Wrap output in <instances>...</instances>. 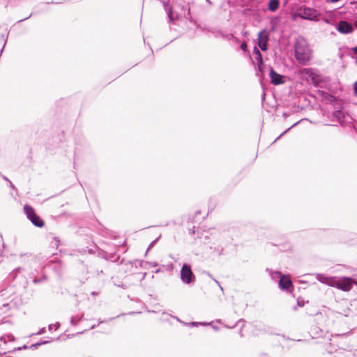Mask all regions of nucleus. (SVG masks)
Listing matches in <instances>:
<instances>
[{
  "label": "nucleus",
  "instance_id": "f704fd0d",
  "mask_svg": "<svg viewBox=\"0 0 357 357\" xmlns=\"http://www.w3.org/2000/svg\"><path fill=\"white\" fill-rule=\"evenodd\" d=\"M215 282L218 284V286L220 287L221 291H223V288L221 287V285L220 284L219 282L215 280Z\"/></svg>",
  "mask_w": 357,
  "mask_h": 357
},
{
  "label": "nucleus",
  "instance_id": "bb28decb",
  "mask_svg": "<svg viewBox=\"0 0 357 357\" xmlns=\"http://www.w3.org/2000/svg\"><path fill=\"white\" fill-rule=\"evenodd\" d=\"M354 94L357 96V81L354 84Z\"/></svg>",
  "mask_w": 357,
  "mask_h": 357
},
{
  "label": "nucleus",
  "instance_id": "f3484780",
  "mask_svg": "<svg viewBox=\"0 0 357 357\" xmlns=\"http://www.w3.org/2000/svg\"><path fill=\"white\" fill-rule=\"evenodd\" d=\"M9 308H10V303H3L2 304V308H1V310H3L2 313L4 314L6 312H8Z\"/></svg>",
  "mask_w": 357,
  "mask_h": 357
},
{
  "label": "nucleus",
  "instance_id": "58836bf2",
  "mask_svg": "<svg viewBox=\"0 0 357 357\" xmlns=\"http://www.w3.org/2000/svg\"><path fill=\"white\" fill-rule=\"evenodd\" d=\"M216 321L219 324H222V320H220V319H218V320H216Z\"/></svg>",
  "mask_w": 357,
  "mask_h": 357
},
{
  "label": "nucleus",
  "instance_id": "09e8293b",
  "mask_svg": "<svg viewBox=\"0 0 357 357\" xmlns=\"http://www.w3.org/2000/svg\"><path fill=\"white\" fill-rule=\"evenodd\" d=\"M23 349H26V345H24V346L23 347Z\"/></svg>",
  "mask_w": 357,
  "mask_h": 357
},
{
  "label": "nucleus",
  "instance_id": "7ed1b4c3",
  "mask_svg": "<svg viewBox=\"0 0 357 357\" xmlns=\"http://www.w3.org/2000/svg\"><path fill=\"white\" fill-rule=\"evenodd\" d=\"M181 280L185 284H190L195 280V275L192 273L191 267L184 264L181 270Z\"/></svg>",
  "mask_w": 357,
  "mask_h": 357
},
{
  "label": "nucleus",
  "instance_id": "ddd939ff",
  "mask_svg": "<svg viewBox=\"0 0 357 357\" xmlns=\"http://www.w3.org/2000/svg\"><path fill=\"white\" fill-rule=\"evenodd\" d=\"M302 73L308 77L311 78L312 83L315 84L318 82V77L313 69L312 68H304L302 70Z\"/></svg>",
  "mask_w": 357,
  "mask_h": 357
},
{
  "label": "nucleus",
  "instance_id": "6ab92c4d",
  "mask_svg": "<svg viewBox=\"0 0 357 357\" xmlns=\"http://www.w3.org/2000/svg\"><path fill=\"white\" fill-rule=\"evenodd\" d=\"M59 326H60L59 323H56L55 324H50V325H49V330L52 331L54 328H55V330H56L59 327Z\"/></svg>",
  "mask_w": 357,
  "mask_h": 357
},
{
  "label": "nucleus",
  "instance_id": "0eeeda50",
  "mask_svg": "<svg viewBox=\"0 0 357 357\" xmlns=\"http://www.w3.org/2000/svg\"><path fill=\"white\" fill-rule=\"evenodd\" d=\"M257 40L259 48L262 51H266L268 49V34L266 29L261 31L258 33Z\"/></svg>",
  "mask_w": 357,
  "mask_h": 357
},
{
  "label": "nucleus",
  "instance_id": "de8ad7c7",
  "mask_svg": "<svg viewBox=\"0 0 357 357\" xmlns=\"http://www.w3.org/2000/svg\"><path fill=\"white\" fill-rule=\"evenodd\" d=\"M243 34V36H245L247 34V32L245 31Z\"/></svg>",
  "mask_w": 357,
  "mask_h": 357
},
{
  "label": "nucleus",
  "instance_id": "4468645a",
  "mask_svg": "<svg viewBox=\"0 0 357 357\" xmlns=\"http://www.w3.org/2000/svg\"><path fill=\"white\" fill-rule=\"evenodd\" d=\"M266 271L268 273L271 279L276 281L277 280H280V277H282L283 275L281 274L280 271H274L272 269L267 268Z\"/></svg>",
  "mask_w": 357,
  "mask_h": 357
},
{
  "label": "nucleus",
  "instance_id": "c03bdc74",
  "mask_svg": "<svg viewBox=\"0 0 357 357\" xmlns=\"http://www.w3.org/2000/svg\"><path fill=\"white\" fill-rule=\"evenodd\" d=\"M174 317V319H176L177 321H180V320L178 319V318H177V317Z\"/></svg>",
  "mask_w": 357,
  "mask_h": 357
},
{
  "label": "nucleus",
  "instance_id": "f257e3e1",
  "mask_svg": "<svg viewBox=\"0 0 357 357\" xmlns=\"http://www.w3.org/2000/svg\"><path fill=\"white\" fill-rule=\"evenodd\" d=\"M294 50L296 59L300 63L306 65L311 60L312 52L305 38L300 37L296 39Z\"/></svg>",
  "mask_w": 357,
  "mask_h": 357
},
{
  "label": "nucleus",
  "instance_id": "a211bd4d",
  "mask_svg": "<svg viewBox=\"0 0 357 357\" xmlns=\"http://www.w3.org/2000/svg\"><path fill=\"white\" fill-rule=\"evenodd\" d=\"M300 121H297L294 124H293L290 128H289L288 129H287L285 131H284L279 137H277V139L275 140H278L280 137H282V135H284L285 133H287L291 128L294 127L295 126H296L297 124L299 123Z\"/></svg>",
  "mask_w": 357,
  "mask_h": 357
},
{
  "label": "nucleus",
  "instance_id": "79ce46f5",
  "mask_svg": "<svg viewBox=\"0 0 357 357\" xmlns=\"http://www.w3.org/2000/svg\"><path fill=\"white\" fill-rule=\"evenodd\" d=\"M213 328H214L215 330H216V331H218V327H216V326H213Z\"/></svg>",
  "mask_w": 357,
  "mask_h": 357
},
{
  "label": "nucleus",
  "instance_id": "c85d7f7f",
  "mask_svg": "<svg viewBox=\"0 0 357 357\" xmlns=\"http://www.w3.org/2000/svg\"><path fill=\"white\" fill-rule=\"evenodd\" d=\"M236 325H237V323L236 324L231 326H229L225 324V327L227 328H235L236 326Z\"/></svg>",
  "mask_w": 357,
  "mask_h": 357
},
{
  "label": "nucleus",
  "instance_id": "e433bc0d",
  "mask_svg": "<svg viewBox=\"0 0 357 357\" xmlns=\"http://www.w3.org/2000/svg\"><path fill=\"white\" fill-rule=\"evenodd\" d=\"M156 241H157V239L153 241H152V243L149 245V248H150L151 246H153V245L156 242Z\"/></svg>",
  "mask_w": 357,
  "mask_h": 357
},
{
  "label": "nucleus",
  "instance_id": "cd10ccee",
  "mask_svg": "<svg viewBox=\"0 0 357 357\" xmlns=\"http://www.w3.org/2000/svg\"><path fill=\"white\" fill-rule=\"evenodd\" d=\"M45 331V328H43L40 329L36 334L37 335H41V334L44 333Z\"/></svg>",
  "mask_w": 357,
  "mask_h": 357
},
{
  "label": "nucleus",
  "instance_id": "393cba45",
  "mask_svg": "<svg viewBox=\"0 0 357 357\" xmlns=\"http://www.w3.org/2000/svg\"><path fill=\"white\" fill-rule=\"evenodd\" d=\"M229 38L233 39L236 43H238L240 42V40L238 38L234 36L232 34L230 35Z\"/></svg>",
  "mask_w": 357,
  "mask_h": 357
},
{
  "label": "nucleus",
  "instance_id": "2eb2a0df",
  "mask_svg": "<svg viewBox=\"0 0 357 357\" xmlns=\"http://www.w3.org/2000/svg\"><path fill=\"white\" fill-rule=\"evenodd\" d=\"M279 5V0H270L268 2V9L269 10L274 12L278 8Z\"/></svg>",
  "mask_w": 357,
  "mask_h": 357
},
{
  "label": "nucleus",
  "instance_id": "f8f14e48",
  "mask_svg": "<svg viewBox=\"0 0 357 357\" xmlns=\"http://www.w3.org/2000/svg\"><path fill=\"white\" fill-rule=\"evenodd\" d=\"M317 279L323 284H328V286L333 287L332 284L335 282V278L328 277L323 274H317Z\"/></svg>",
  "mask_w": 357,
  "mask_h": 357
},
{
  "label": "nucleus",
  "instance_id": "5701e85b",
  "mask_svg": "<svg viewBox=\"0 0 357 357\" xmlns=\"http://www.w3.org/2000/svg\"><path fill=\"white\" fill-rule=\"evenodd\" d=\"M48 342H49V341H43L42 342H39V343H36V344H32L31 347H37L38 346H40L41 344H47Z\"/></svg>",
  "mask_w": 357,
  "mask_h": 357
},
{
  "label": "nucleus",
  "instance_id": "7c9ffc66",
  "mask_svg": "<svg viewBox=\"0 0 357 357\" xmlns=\"http://www.w3.org/2000/svg\"><path fill=\"white\" fill-rule=\"evenodd\" d=\"M1 38H2V39L4 40V45H6V38H5V36H4V35H2V36H1Z\"/></svg>",
  "mask_w": 357,
  "mask_h": 357
},
{
  "label": "nucleus",
  "instance_id": "49530a36",
  "mask_svg": "<svg viewBox=\"0 0 357 357\" xmlns=\"http://www.w3.org/2000/svg\"><path fill=\"white\" fill-rule=\"evenodd\" d=\"M241 321H244L243 319H239V321L237 323L241 322Z\"/></svg>",
  "mask_w": 357,
  "mask_h": 357
},
{
  "label": "nucleus",
  "instance_id": "4c0bfd02",
  "mask_svg": "<svg viewBox=\"0 0 357 357\" xmlns=\"http://www.w3.org/2000/svg\"><path fill=\"white\" fill-rule=\"evenodd\" d=\"M354 52L357 54V46L354 48Z\"/></svg>",
  "mask_w": 357,
  "mask_h": 357
},
{
  "label": "nucleus",
  "instance_id": "a18cd8bd",
  "mask_svg": "<svg viewBox=\"0 0 357 357\" xmlns=\"http://www.w3.org/2000/svg\"><path fill=\"white\" fill-rule=\"evenodd\" d=\"M355 26L357 28V20L355 22Z\"/></svg>",
  "mask_w": 357,
  "mask_h": 357
},
{
  "label": "nucleus",
  "instance_id": "ea45409f",
  "mask_svg": "<svg viewBox=\"0 0 357 357\" xmlns=\"http://www.w3.org/2000/svg\"><path fill=\"white\" fill-rule=\"evenodd\" d=\"M9 183H10V187H12L13 188H14V185H13V184L10 181H9Z\"/></svg>",
  "mask_w": 357,
  "mask_h": 357
},
{
  "label": "nucleus",
  "instance_id": "a878e982",
  "mask_svg": "<svg viewBox=\"0 0 357 357\" xmlns=\"http://www.w3.org/2000/svg\"><path fill=\"white\" fill-rule=\"evenodd\" d=\"M167 15H168V17L170 21L172 20V9L169 8V10L167 11Z\"/></svg>",
  "mask_w": 357,
  "mask_h": 357
},
{
  "label": "nucleus",
  "instance_id": "1a4fd4ad",
  "mask_svg": "<svg viewBox=\"0 0 357 357\" xmlns=\"http://www.w3.org/2000/svg\"><path fill=\"white\" fill-rule=\"evenodd\" d=\"M279 287L282 290H285L289 291L290 288L292 287V282L289 275H283L282 277H280V279L278 282Z\"/></svg>",
  "mask_w": 357,
  "mask_h": 357
},
{
  "label": "nucleus",
  "instance_id": "37998d69",
  "mask_svg": "<svg viewBox=\"0 0 357 357\" xmlns=\"http://www.w3.org/2000/svg\"><path fill=\"white\" fill-rule=\"evenodd\" d=\"M3 178H4V180L9 181L6 177L3 176Z\"/></svg>",
  "mask_w": 357,
  "mask_h": 357
},
{
  "label": "nucleus",
  "instance_id": "6e6552de",
  "mask_svg": "<svg viewBox=\"0 0 357 357\" xmlns=\"http://www.w3.org/2000/svg\"><path fill=\"white\" fill-rule=\"evenodd\" d=\"M268 69L271 82L273 84L279 85L284 82V77L282 75L276 73L271 66H268Z\"/></svg>",
  "mask_w": 357,
  "mask_h": 357
},
{
  "label": "nucleus",
  "instance_id": "c756f323",
  "mask_svg": "<svg viewBox=\"0 0 357 357\" xmlns=\"http://www.w3.org/2000/svg\"><path fill=\"white\" fill-rule=\"evenodd\" d=\"M259 357H271V356H268V355H267L266 354H262L260 355Z\"/></svg>",
  "mask_w": 357,
  "mask_h": 357
},
{
  "label": "nucleus",
  "instance_id": "2f4dec72",
  "mask_svg": "<svg viewBox=\"0 0 357 357\" xmlns=\"http://www.w3.org/2000/svg\"><path fill=\"white\" fill-rule=\"evenodd\" d=\"M37 263V261L36 259H33L31 262V264L34 266Z\"/></svg>",
  "mask_w": 357,
  "mask_h": 357
},
{
  "label": "nucleus",
  "instance_id": "72a5a7b5",
  "mask_svg": "<svg viewBox=\"0 0 357 357\" xmlns=\"http://www.w3.org/2000/svg\"><path fill=\"white\" fill-rule=\"evenodd\" d=\"M40 282V279H34V280H33V282H34V283H38V282Z\"/></svg>",
  "mask_w": 357,
  "mask_h": 357
},
{
  "label": "nucleus",
  "instance_id": "423d86ee",
  "mask_svg": "<svg viewBox=\"0 0 357 357\" xmlns=\"http://www.w3.org/2000/svg\"><path fill=\"white\" fill-rule=\"evenodd\" d=\"M25 269L22 267L16 268L8 275L9 280H15L19 279L22 284L23 287H25L28 283L26 279L24 277Z\"/></svg>",
  "mask_w": 357,
  "mask_h": 357
},
{
  "label": "nucleus",
  "instance_id": "20e7f679",
  "mask_svg": "<svg viewBox=\"0 0 357 357\" xmlns=\"http://www.w3.org/2000/svg\"><path fill=\"white\" fill-rule=\"evenodd\" d=\"M24 211L30 221L36 227H41L44 222L35 213L34 209L29 205H24Z\"/></svg>",
  "mask_w": 357,
  "mask_h": 357
},
{
  "label": "nucleus",
  "instance_id": "a19ab883",
  "mask_svg": "<svg viewBox=\"0 0 357 357\" xmlns=\"http://www.w3.org/2000/svg\"><path fill=\"white\" fill-rule=\"evenodd\" d=\"M91 294H92L93 296H96V295H97V294H96V292H94V291H93V292L91 293Z\"/></svg>",
  "mask_w": 357,
  "mask_h": 357
},
{
  "label": "nucleus",
  "instance_id": "4be33fe9",
  "mask_svg": "<svg viewBox=\"0 0 357 357\" xmlns=\"http://www.w3.org/2000/svg\"><path fill=\"white\" fill-rule=\"evenodd\" d=\"M79 320H80V319L77 320L75 317H72L70 319V323L72 325H76V324H77V323Z\"/></svg>",
  "mask_w": 357,
  "mask_h": 357
},
{
  "label": "nucleus",
  "instance_id": "b1692460",
  "mask_svg": "<svg viewBox=\"0 0 357 357\" xmlns=\"http://www.w3.org/2000/svg\"><path fill=\"white\" fill-rule=\"evenodd\" d=\"M190 324L192 325V326H198V325H209L210 324L191 322V323H190Z\"/></svg>",
  "mask_w": 357,
  "mask_h": 357
},
{
  "label": "nucleus",
  "instance_id": "dca6fc26",
  "mask_svg": "<svg viewBox=\"0 0 357 357\" xmlns=\"http://www.w3.org/2000/svg\"><path fill=\"white\" fill-rule=\"evenodd\" d=\"M6 339L9 341L13 342L15 340V337L12 334H8L6 335L2 336L0 339L1 342H3L4 344H6Z\"/></svg>",
  "mask_w": 357,
  "mask_h": 357
},
{
  "label": "nucleus",
  "instance_id": "f03ea898",
  "mask_svg": "<svg viewBox=\"0 0 357 357\" xmlns=\"http://www.w3.org/2000/svg\"><path fill=\"white\" fill-rule=\"evenodd\" d=\"M298 15L305 20H308L311 21H318L319 20V12L314 9L306 6H302L298 9L297 11Z\"/></svg>",
  "mask_w": 357,
  "mask_h": 357
},
{
  "label": "nucleus",
  "instance_id": "9b49d317",
  "mask_svg": "<svg viewBox=\"0 0 357 357\" xmlns=\"http://www.w3.org/2000/svg\"><path fill=\"white\" fill-rule=\"evenodd\" d=\"M337 29L341 33H349L353 31V27L347 22L340 21L338 23Z\"/></svg>",
  "mask_w": 357,
  "mask_h": 357
},
{
  "label": "nucleus",
  "instance_id": "aec40b11",
  "mask_svg": "<svg viewBox=\"0 0 357 357\" xmlns=\"http://www.w3.org/2000/svg\"><path fill=\"white\" fill-rule=\"evenodd\" d=\"M13 289L12 288H7L5 290L2 291L1 296H6L7 293H12Z\"/></svg>",
  "mask_w": 357,
  "mask_h": 357
},
{
  "label": "nucleus",
  "instance_id": "473e14b6",
  "mask_svg": "<svg viewBox=\"0 0 357 357\" xmlns=\"http://www.w3.org/2000/svg\"><path fill=\"white\" fill-rule=\"evenodd\" d=\"M150 265L152 266H157L158 264L156 262H153V263H150Z\"/></svg>",
  "mask_w": 357,
  "mask_h": 357
},
{
  "label": "nucleus",
  "instance_id": "c9c22d12",
  "mask_svg": "<svg viewBox=\"0 0 357 357\" xmlns=\"http://www.w3.org/2000/svg\"><path fill=\"white\" fill-rule=\"evenodd\" d=\"M30 17H31V15L29 17H26V18H24V19H22V20H19L18 22H22V21L29 18Z\"/></svg>",
  "mask_w": 357,
  "mask_h": 357
},
{
  "label": "nucleus",
  "instance_id": "39448f33",
  "mask_svg": "<svg viewBox=\"0 0 357 357\" xmlns=\"http://www.w3.org/2000/svg\"><path fill=\"white\" fill-rule=\"evenodd\" d=\"M333 287H337L344 291H349L353 287V280L349 278H335V282L332 284Z\"/></svg>",
  "mask_w": 357,
  "mask_h": 357
},
{
  "label": "nucleus",
  "instance_id": "412c9836",
  "mask_svg": "<svg viewBox=\"0 0 357 357\" xmlns=\"http://www.w3.org/2000/svg\"><path fill=\"white\" fill-rule=\"evenodd\" d=\"M241 49L243 51V52H246L247 50V43L245 42H243L241 44Z\"/></svg>",
  "mask_w": 357,
  "mask_h": 357
},
{
  "label": "nucleus",
  "instance_id": "9d476101",
  "mask_svg": "<svg viewBox=\"0 0 357 357\" xmlns=\"http://www.w3.org/2000/svg\"><path fill=\"white\" fill-rule=\"evenodd\" d=\"M254 54H255V59L257 60L258 70L261 74H264L265 72L266 66L263 63L262 55L259 50L257 47H255Z\"/></svg>",
  "mask_w": 357,
  "mask_h": 357
}]
</instances>
